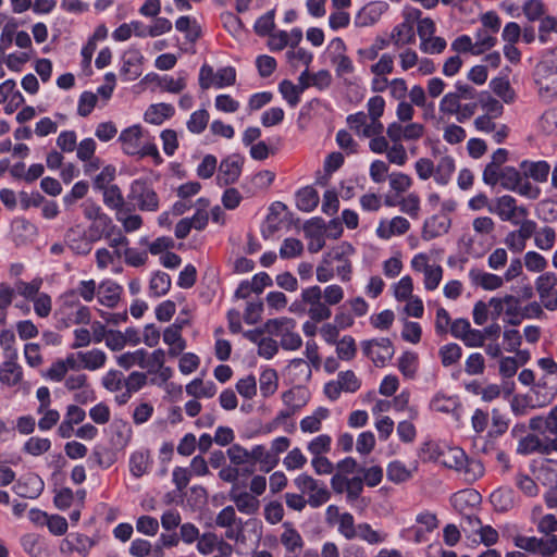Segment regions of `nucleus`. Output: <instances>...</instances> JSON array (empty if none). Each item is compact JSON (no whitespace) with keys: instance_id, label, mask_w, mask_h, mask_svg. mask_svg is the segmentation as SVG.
<instances>
[{"instance_id":"nucleus-1","label":"nucleus","mask_w":557,"mask_h":557,"mask_svg":"<svg viewBox=\"0 0 557 557\" xmlns=\"http://www.w3.org/2000/svg\"><path fill=\"white\" fill-rule=\"evenodd\" d=\"M424 461L436 462L446 469L457 472L465 481L472 483L484 474L481 461L471 459L458 446L446 443L426 442L420 449Z\"/></svg>"},{"instance_id":"nucleus-2","label":"nucleus","mask_w":557,"mask_h":557,"mask_svg":"<svg viewBox=\"0 0 557 557\" xmlns=\"http://www.w3.org/2000/svg\"><path fill=\"white\" fill-rule=\"evenodd\" d=\"M534 77L543 98L557 96V47L543 54L535 67Z\"/></svg>"},{"instance_id":"nucleus-3","label":"nucleus","mask_w":557,"mask_h":557,"mask_svg":"<svg viewBox=\"0 0 557 557\" xmlns=\"http://www.w3.org/2000/svg\"><path fill=\"white\" fill-rule=\"evenodd\" d=\"M103 237L108 235L97 232V227H85L84 224L76 223L65 232L64 242L73 253L87 256L92 250L94 243Z\"/></svg>"},{"instance_id":"nucleus-4","label":"nucleus","mask_w":557,"mask_h":557,"mask_svg":"<svg viewBox=\"0 0 557 557\" xmlns=\"http://www.w3.org/2000/svg\"><path fill=\"white\" fill-rule=\"evenodd\" d=\"M295 486L302 494H308V505L318 508L329 502L331 493L326 486L307 473H301L294 480Z\"/></svg>"},{"instance_id":"nucleus-5","label":"nucleus","mask_w":557,"mask_h":557,"mask_svg":"<svg viewBox=\"0 0 557 557\" xmlns=\"http://www.w3.org/2000/svg\"><path fill=\"white\" fill-rule=\"evenodd\" d=\"M416 523L401 531V536L414 542L423 543L428 540V535L438 528V519L431 511H421L416 516Z\"/></svg>"},{"instance_id":"nucleus-6","label":"nucleus","mask_w":557,"mask_h":557,"mask_svg":"<svg viewBox=\"0 0 557 557\" xmlns=\"http://www.w3.org/2000/svg\"><path fill=\"white\" fill-rule=\"evenodd\" d=\"M322 289L320 286L314 285L302 289L301 301L308 307L307 313L313 322H322L331 318L332 311L322 301Z\"/></svg>"},{"instance_id":"nucleus-7","label":"nucleus","mask_w":557,"mask_h":557,"mask_svg":"<svg viewBox=\"0 0 557 557\" xmlns=\"http://www.w3.org/2000/svg\"><path fill=\"white\" fill-rule=\"evenodd\" d=\"M127 197L141 211H157L159 208L157 193L143 180H136L131 184Z\"/></svg>"},{"instance_id":"nucleus-8","label":"nucleus","mask_w":557,"mask_h":557,"mask_svg":"<svg viewBox=\"0 0 557 557\" xmlns=\"http://www.w3.org/2000/svg\"><path fill=\"white\" fill-rule=\"evenodd\" d=\"M491 213L496 214L502 221L518 224L520 218H527L529 211L523 206H518L513 197L504 195L495 199L494 206L488 207Z\"/></svg>"},{"instance_id":"nucleus-9","label":"nucleus","mask_w":557,"mask_h":557,"mask_svg":"<svg viewBox=\"0 0 557 557\" xmlns=\"http://www.w3.org/2000/svg\"><path fill=\"white\" fill-rule=\"evenodd\" d=\"M363 354L369 357L376 367H384L395 352L388 338L371 339L362 343Z\"/></svg>"},{"instance_id":"nucleus-10","label":"nucleus","mask_w":557,"mask_h":557,"mask_svg":"<svg viewBox=\"0 0 557 557\" xmlns=\"http://www.w3.org/2000/svg\"><path fill=\"white\" fill-rule=\"evenodd\" d=\"M425 127L418 122H393L386 127V135L389 140L417 141L423 137Z\"/></svg>"},{"instance_id":"nucleus-11","label":"nucleus","mask_w":557,"mask_h":557,"mask_svg":"<svg viewBox=\"0 0 557 557\" xmlns=\"http://www.w3.org/2000/svg\"><path fill=\"white\" fill-rule=\"evenodd\" d=\"M557 277L554 273L546 272L535 281V288L543 306L550 311L557 310Z\"/></svg>"},{"instance_id":"nucleus-12","label":"nucleus","mask_w":557,"mask_h":557,"mask_svg":"<svg viewBox=\"0 0 557 557\" xmlns=\"http://www.w3.org/2000/svg\"><path fill=\"white\" fill-rule=\"evenodd\" d=\"M244 159L238 154H232L220 163L216 182L220 186L234 184L240 176Z\"/></svg>"},{"instance_id":"nucleus-13","label":"nucleus","mask_w":557,"mask_h":557,"mask_svg":"<svg viewBox=\"0 0 557 557\" xmlns=\"http://www.w3.org/2000/svg\"><path fill=\"white\" fill-rule=\"evenodd\" d=\"M410 230L408 219L396 215L392 219H382L379 222L375 234L379 238L387 240L394 236H401Z\"/></svg>"},{"instance_id":"nucleus-14","label":"nucleus","mask_w":557,"mask_h":557,"mask_svg":"<svg viewBox=\"0 0 557 557\" xmlns=\"http://www.w3.org/2000/svg\"><path fill=\"white\" fill-rule=\"evenodd\" d=\"M62 309L67 312L70 322L74 324L90 323L91 313L89 308L75 299L74 292H69L64 295Z\"/></svg>"},{"instance_id":"nucleus-15","label":"nucleus","mask_w":557,"mask_h":557,"mask_svg":"<svg viewBox=\"0 0 557 557\" xmlns=\"http://www.w3.org/2000/svg\"><path fill=\"white\" fill-rule=\"evenodd\" d=\"M84 216L91 223L88 227H97V232L108 235V228L113 227L112 220L102 212L100 206L94 201H85L82 205Z\"/></svg>"},{"instance_id":"nucleus-16","label":"nucleus","mask_w":557,"mask_h":557,"mask_svg":"<svg viewBox=\"0 0 557 557\" xmlns=\"http://www.w3.org/2000/svg\"><path fill=\"white\" fill-rule=\"evenodd\" d=\"M388 5L382 1H373L361 8L355 16L357 27H368L375 24L387 10Z\"/></svg>"},{"instance_id":"nucleus-17","label":"nucleus","mask_w":557,"mask_h":557,"mask_svg":"<svg viewBox=\"0 0 557 557\" xmlns=\"http://www.w3.org/2000/svg\"><path fill=\"white\" fill-rule=\"evenodd\" d=\"M16 360L17 352H13L0 366V383L7 387L16 386L23 380V369Z\"/></svg>"},{"instance_id":"nucleus-18","label":"nucleus","mask_w":557,"mask_h":557,"mask_svg":"<svg viewBox=\"0 0 557 557\" xmlns=\"http://www.w3.org/2000/svg\"><path fill=\"white\" fill-rule=\"evenodd\" d=\"M302 40L300 28H293L290 32L278 30L270 34L268 46L272 51H281L286 47L295 48Z\"/></svg>"},{"instance_id":"nucleus-19","label":"nucleus","mask_w":557,"mask_h":557,"mask_svg":"<svg viewBox=\"0 0 557 557\" xmlns=\"http://www.w3.org/2000/svg\"><path fill=\"white\" fill-rule=\"evenodd\" d=\"M121 147L124 153L128 156H136L140 152L144 134L138 125H133L124 131L119 136Z\"/></svg>"},{"instance_id":"nucleus-20","label":"nucleus","mask_w":557,"mask_h":557,"mask_svg":"<svg viewBox=\"0 0 557 557\" xmlns=\"http://www.w3.org/2000/svg\"><path fill=\"white\" fill-rule=\"evenodd\" d=\"M13 490L20 497L34 499L41 494L44 482L37 474L29 473L22 476Z\"/></svg>"},{"instance_id":"nucleus-21","label":"nucleus","mask_w":557,"mask_h":557,"mask_svg":"<svg viewBox=\"0 0 557 557\" xmlns=\"http://www.w3.org/2000/svg\"><path fill=\"white\" fill-rule=\"evenodd\" d=\"M451 221L445 215H432L426 219L422 227V238L431 240L448 233Z\"/></svg>"},{"instance_id":"nucleus-22","label":"nucleus","mask_w":557,"mask_h":557,"mask_svg":"<svg viewBox=\"0 0 557 557\" xmlns=\"http://www.w3.org/2000/svg\"><path fill=\"white\" fill-rule=\"evenodd\" d=\"M121 293L122 287L117 283L111 280L102 281L98 285V301L104 307L114 308L121 299Z\"/></svg>"},{"instance_id":"nucleus-23","label":"nucleus","mask_w":557,"mask_h":557,"mask_svg":"<svg viewBox=\"0 0 557 557\" xmlns=\"http://www.w3.org/2000/svg\"><path fill=\"white\" fill-rule=\"evenodd\" d=\"M95 545L94 540L84 534H70L62 541L61 550L66 554L76 552L82 556H86Z\"/></svg>"},{"instance_id":"nucleus-24","label":"nucleus","mask_w":557,"mask_h":557,"mask_svg":"<svg viewBox=\"0 0 557 557\" xmlns=\"http://www.w3.org/2000/svg\"><path fill=\"white\" fill-rule=\"evenodd\" d=\"M281 544L286 553L296 554L301 550L305 542L301 534L293 527L290 522L283 523V532L280 535Z\"/></svg>"},{"instance_id":"nucleus-25","label":"nucleus","mask_w":557,"mask_h":557,"mask_svg":"<svg viewBox=\"0 0 557 557\" xmlns=\"http://www.w3.org/2000/svg\"><path fill=\"white\" fill-rule=\"evenodd\" d=\"M231 500L235 504L237 510L244 515H256L260 507L259 499L249 492H234L230 494Z\"/></svg>"},{"instance_id":"nucleus-26","label":"nucleus","mask_w":557,"mask_h":557,"mask_svg":"<svg viewBox=\"0 0 557 557\" xmlns=\"http://www.w3.org/2000/svg\"><path fill=\"white\" fill-rule=\"evenodd\" d=\"M469 278L472 284L481 286L485 290H495L504 285V277L493 273L483 272L479 269L469 271Z\"/></svg>"},{"instance_id":"nucleus-27","label":"nucleus","mask_w":557,"mask_h":557,"mask_svg":"<svg viewBox=\"0 0 557 557\" xmlns=\"http://www.w3.org/2000/svg\"><path fill=\"white\" fill-rule=\"evenodd\" d=\"M163 342L169 346V355L178 356L186 347V342L182 336V327L176 324L168 326L163 332Z\"/></svg>"},{"instance_id":"nucleus-28","label":"nucleus","mask_w":557,"mask_h":557,"mask_svg":"<svg viewBox=\"0 0 557 557\" xmlns=\"http://www.w3.org/2000/svg\"><path fill=\"white\" fill-rule=\"evenodd\" d=\"M456 170L455 159L451 156H442L436 164L434 171V182L440 186H446Z\"/></svg>"},{"instance_id":"nucleus-29","label":"nucleus","mask_w":557,"mask_h":557,"mask_svg":"<svg viewBox=\"0 0 557 557\" xmlns=\"http://www.w3.org/2000/svg\"><path fill=\"white\" fill-rule=\"evenodd\" d=\"M330 416V410L324 407H318L312 414L304 417L299 422L302 433H318L322 430V422Z\"/></svg>"},{"instance_id":"nucleus-30","label":"nucleus","mask_w":557,"mask_h":557,"mask_svg":"<svg viewBox=\"0 0 557 557\" xmlns=\"http://www.w3.org/2000/svg\"><path fill=\"white\" fill-rule=\"evenodd\" d=\"M293 330H296V322L286 317L270 319L264 324V331L271 336L278 337L280 341Z\"/></svg>"},{"instance_id":"nucleus-31","label":"nucleus","mask_w":557,"mask_h":557,"mask_svg":"<svg viewBox=\"0 0 557 557\" xmlns=\"http://www.w3.org/2000/svg\"><path fill=\"white\" fill-rule=\"evenodd\" d=\"M287 375L295 384H302L310 380L311 368L308 361L304 359H294L287 366Z\"/></svg>"},{"instance_id":"nucleus-32","label":"nucleus","mask_w":557,"mask_h":557,"mask_svg":"<svg viewBox=\"0 0 557 557\" xmlns=\"http://www.w3.org/2000/svg\"><path fill=\"white\" fill-rule=\"evenodd\" d=\"M334 260H342V252L338 249L327 252L317 267V280L320 283H326L334 277Z\"/></svg>"},{"instance_id":"nucleus-33","label":"nucleus","mask_w":557,"mask_h":557,"mask_svg":"<svg viewBox=\"0 0 557 557\" xmlns=\"http://www.w3.org/2000/svg\"><path fill=\"white\" fill-rule=\"evenodd\" d=\"M174 114V108L169 103L151 104L145 112V121L153 125H160Z\"/></svg>"},{"instance_id":"nucleus-34","label":"nucleus","mask_w":557,"mask_h":557,"mask_svg":"<svg viewBox=\"0 0 557 557\" xmlns=\"http://www.w3.org/2000/svg\"><path fill=\"white\" fill-rule=\"evenodd\" d=\"M251 459L260 463V469L264 472H270L278 463V457L274 456L263 445H256L250 450Z\"/></svg>"},{"instance_id":"nucleus-35","label":"nucleus","mask_w":557,"mask_h":557,"mask_svg":"<svg viewBox=\"0 0 557 557\" xmlns=\"http://www.w3.org/2000/svg\"><path fill=\"white\" fill-rule=\"evenodd\" d=\"M282 401L285 409L294 414L305 407L308 403V394L300 388H292L282 394Z\"/></svg>"},{"instance_id":"nucleus-36","label":"nucleus","mask_w":557,"mask_h":557,"mask_svg":"<svg viewBox=\"0 0 557 557\" xmlns=\"http://www.w3.org/2000/svg\"><path fill=\"white\" fill-rule=\"evenodd\" d=\"M79 361L83 369L96 371L102 368L107 361V355L101 349H90L87 351H78Z\"/></svg>"},{"instance_id":"nucleus-37","label":"nucleus","mask_w":557,"mask_h":557,"mask_svg":"<svg viewBox=\"0 0 557 557\" xmlns=\"http://www.w3.org/2000/svg\"><path fill=\"white\" fill-rule=\"evenodd\" d=\"M318 191L310 186L301 188L296 196L297 208L304 212H311L319 203Z\"/></svg>"},{"instance_id":"nucleus-38","label":"nucleus","mask_w":557,"mask_h":557,"mask_svg":"<svg viewBox=\"0 0 557 557\" xmlns=\"http://www.w3.org/2000/svg\"><path fill=\"white\" fill-rule=\"evenodd\" d=\"M186 393L196 398H211L216 393V386L213 382H203L200 379H195L186 385Z\"/></svg>"},{"instance_id":"nucleus-39","label":"nucleus","mask_w":557,"mask_h":557,"mask_svg":"<svg viewBox=\"0 0 557 557\" xmlns=\"http://www.w3.org/2000/svg\"><path fill=\"white\" fill-rule=\"evenodd\" d=\"M506 323L510 325H519L522 321V308L520 307V300L513 295L504 296Z\"/></svg>"},{"instance_id":"nucleus-40","label":"nucleus","mask_w":557,"mask_h":557,"mask_svg":"<svg viewBox=\"0 0 557 557\" xmlns=\"http://www.w3.org/2000/svg\"><path fill=\"white\" fill-rule=\"evenodd\" d=\"M391 39L397 47L413 44L416 40L413 26H411L408 23L401 22L393 29L391 34Z\"/></svg>"},{"instance_id":"nucleus-41","label":"nucleus","mask_w":557,"mask_h":557,"mask_svg":"<svg viewBox=\"0 0 557 557\" xmlns=\"http://www.w3.org/2000/svg\"><path fill=\"white\" fill-rule=\"evenodd\" d=\"M357 537L370 545H377L384 543L388 535L383 531L372 529L369 523L363 522L357 525Z\"/></svg>"},{"instance_id":"nucleus-42","label":"nucleus","mask_w":557,"mask_h":557,"mask_svg":"<svg viewBox=\"0 0 557 557\" xmlns=\"http://www.w3.org/2000/svg\"><path fill=\"white\" fill-rule=\"evenodd\" d=\"M490 87L505 103H512L515 101L516 92L508 79L504 77L493 78L490 82Z\"/></svg>"},{"instance_id":"nucleus-43","label":"nucleus","mask_w":557,"mask_h":557,"mask_svg":"<svg viewBox=\"0 0 557 557\" xmlns=\"http://www.w3.org/2000/svg\"><path fill=\"white\" fill-rule=\"evenodd\" d=\"M399 210L410 216L411 219H418L421 211V200L416 193H410L397 200L396 203Z\"/></svg>"},{"instance_id":"nucleus-44","label":"nucleus","mask_w":557,"mask_h":557,"mask_svg":"<svg viewBox=\"0 0 557 557\" xmlns=\"http://www.w3.org/2000/svg\"><path fill=\"white\" fill-rule=\"evenodd\" d=\"M521 168L523 170V174L527 177H532L537 182L546 181L549 173V165L545 161L537 162H522Z\"/></svg>"},{"instance_id":"nucleus-45","label":"nucleus","mask_w":557,"mask_h":557,"mask_svg":"<svg viewBox=\"0 0 557 557\" xmlns=\"http://www.w3.org/2000/svg\"><path fill=\"white\" fill-rule=\"evenodd\" d=\"M145 357H147V351L145 349L127 351L116 357V363L125 370H128L134 366L145 369Z\"/></svg>"},{"instance_id":"nucleus-46","label":"nucleus","mask_w":557,"mask_h":557,"mask_svg":"<svg viewBox=\"0 0 557 557\" xmlns=\"http://www.w3.org/2000/svg\"><path fill=\"white\" fill-rule=\"evenodd\" d=\"M171 287V278L165 272L157 271L152 274L149 282L150 294L154 297L165 295Z\"/></svg>"},{"instance_id":"nucleus-47","label":"nucleus","mask_w":557,"mask_h":557,"mask_svg":"<svg viewBox=\"0 0 557 557\" xmlns=\"http://www.w3.org/2000/svg\"><path fill=\"white\" fill-rule=\"evenodd\" d=\"M332 437L329 434H319L307 443V450L313 457L323 456L331 451Z\"/></svg>"},{"instance_id":"nucleus-48","label":"nucleus","mask_w":557,"mask_h":557,"mask_svg":"<svg viewBox=\"0 0 557 557\" xmlns=\"http://www.w3.org/2000/svg\"><path fill=\"white\" fill-rule=\"evenodd\" d=\"M41 286V277H35L30 282H25L21 280L15 282L16 293L27 300H33L35 297H37L40 294L39 290Z\"/></svg>"},{"instance_id":"nucleus-49","label":"nucleus","mask_w":557,"mask_h":557,"mask_svg":"<svg viewBox=\"0 0 557 557\" xmlns=\"http://www.w3.org/2000/svg\"><path fill=\"white\" fill-rule=\"evenodd\" d=\"M517 451L523 455L534 451L547 454L548 445H544L536 435L530 434L519 441Z\"/></svg>"},{"instance_id":"nucleus-50","label":"nucleus","mask_w":557,"mask_h":557,"mask_svg":"<svg viewBox=\"0 0 557 557\" xmlns=\"http://www.w3.org/2000/svg\"><path fill=\"white\" fill-rule=\"evenodd\" d=\"M412 476V469L399 460L392 461L387 467V479L394 483H403Z\"/></svg>"},{"instance_id":"nucleus-51","label":"nucleus","mask_w":557,"mask_h":557,"mask_svg":"<svg viewBox=\"0 0 557 557\" xmlns=\"http://www.w3.org/2000/svg\"><path fill=\"white\" fill-rule=\"evenodd\" d=\"M260 392L263 397L273 395L278 386V377L273 369H267L260 374Z\"/></svg>"},{"instance_id":"nucleus-52","label":"nucleus","mask_w":557,"mask_h":557,"mask_svg":"<svg viewBox=\"0 0 557 557\" xmlns=\"http://www.w3.org/2000/svg\"><path fill=\"white\" fill-rule=\"evenodd\" d=\"M479 104L485 112L483 115L499 117L504 112L503 104L488 92H481L479 97Z\"/></svg>"},{"instance_id":"nucleus-53","label":"nucleus","mask_w":557,"mask_h":557,"mask_svg":"<svg viewBox=\"0 0 557 557\" xmlns=\"http://www.w3.org/2000/svg\"><path fill=\"white\" fill-rule=\"evenodd\" d=\"M392 145L389 146L386 152V159L391 164H395L397 166H404L408 161V153L400 140H391Z\"/></svg>"},{"instance_id":"nucleus-54","label":"nucleus","mask_w":557,"mask_h":557,"mask_svg":"<svg viewBox=\"0 0 557 557\" xmlns=\"http://www.w3.org/2000/svg\"><path fill=\"white\" fill-rule=\"evenodd\" d=\"M122 257L120 250H110L109 248H98L95 252L96 264L99 270H104L109 265L114 264Z\"/></svg>"},{"instance_id":"nucleus-55","label":"nucleus","mask_w":557,"mask_h":557,"mask_svg":"<svg viewBox=\"0 0 557 557\" xmlns=\"http://www.w3.org/2000/svg\"><path fill=\"white\" fill-rule=\"evenodd\" d=\"M210 115L207 110L200 109L191 113L186 125L187 129L193 134H201L209 122Z\"/></svg>"},{"instance_id":"nucleus-56","label":"nucleus","mask_w":557,"mask_h":557,"mask_svg":"<svg viewBox=\"0 0 557 557\" xmlns=\"http://www.w3.org/2000/svg\"><path fill=\"white\" fill-rule=\"evenodd\" d=\"M556 242V232L550 226H544L536 231L534 237L535 246L541 250H550Z\"/></svg>"},{"instance_id":"nucleus-57","label":"nucleus","mask_w":557,"mask_h":557,"mask_svg":"<svg viewBox=\"0 0 557 557\" xmlns=\"http://www.w3.org/2000/svg\"><path fill=\"white\" fill-rule=\"evenodd\" d=\"M50 447L51 442L49 438L32 436L25 442L23 450L32 456H40L47 453L50 449Z\"/></svg>"},{"instance_id":"nucleus-58","label":"nucleus","mask_w":557,"mask_h":557,"mask_svg":"<svg viewBox=\"0 0 557 557\" xmlns=\"http://www.w3.org/2000/svg\"><path fill=\"white\" fill-rule=\"evenodd\" d=\"M398 369L407 379H413L418 370V356L407 351L398 359Z\"/></svg>"},{"instance_id":"nucleus-59","label":"nucleus","mask_w":557,"mask_h":557,"mask_svg":"<svg viewBox=\"0 0 557 557\" xmlns=\"http://www.w3.org/2000/svg\"><path fill=\"white\" fill-rule=\"evenodd\" d=\"M102 194L103 202L107 207L116 210V212L123 210L124 197L116 185H110L102 190Z\"/></svg>"},{"instance_id":"nucleus-60","label":"nucleus","mask_w":557,"mask_h":557,"mask_svg":"<svg viewBox=\"0 0 557 557\" xmlns=\"http://www.w3.org/2000/svg\"><path fill=\"white\" fill-rule=\"evenodd\" d=\"M447 42L443 37L432 35L420 41V50L426 54H440L444 52Z\"/></svg>"},{"instance_id":"nucleus-61","label":"nucleus","mask_w":557,"mask_h":557,"mask_svg":"<svg viewBox=\"0 0 557 557\" xmlns=\"http://www.w3.org/2000/svg\"><path fill=\"white\" fill-rule=\"evenodd\" d=\"M307 463V457L299 447L290 449L283 459V466L288 471L299 470Z\"/></svg>"},{"instance_id":"nucleus-62","label":"nucleus","mask_w":557,"mask_h":557,"mask_svg":"<svg viewBox=\"0 0 557 557\" xmlns=\"http://www.w3.org/2000/svg\"><path fill=\"white\" fill-rule=\"evenodd\" d=\"M523 174H521L518 170L511 166H507L503 169L499 173V183L503 188L513 191L517 189V186L521 180Z\"/></svg>"},{"instance_id":"nucleus-63","label":"nucleus","mask_w":557,"mask_h":557,"mask_svg":"<svg viewBox=\"0 0 557 557\" xmlns=\"http://www.w3.org/2000/svg\"><path fill=\"white\" fill-rule=\"evenodd\" d=\"M286 58L293 67H297L299 65H305L308 67L312 61L313 55L305 48L295 47L289 48V50L286 52Z\"/></svg>"},{"instance_id":"nucleus-64","label":"nucleus","mask_w":557,"mask_h":557,"mask_svg":"<svg viewBox=\"0 0 557 557\" xmlns=\"http://www.w3.org/2000/svg\"><path fill=\"white\" fill-rule=\"evenodd\" d=\"M22 545L25 552L33 557H46L47 553L41 540L35 534H26L22 537Z\"/></svg>"}]
</instances>
